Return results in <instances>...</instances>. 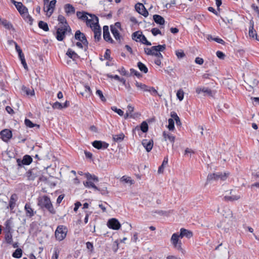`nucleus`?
Listing matches in <instances>:
<instances>
[{"label":"nucleus","mask_w":259,"mask_h":259,"mask_svg":"<svg viewBox=\"0 0 259 259\" xmlns=\"http://www.w3.org/2000/svg\"><path fill=\"white\" fill-rule=\"evenodd\" d=\"M163 136L165 141L168 140L171 143H174L175 137L173 136L171 134L166 132H164L163 133Z\"/></svg>","instance_id":"obj_31"},{"label":"nucleus","mask_w":259,"mask_h":259,"mask_svg":"<svg viewBox=\"0 0 259 259\" xmlns=\"http://www.w3.org/2000/svg\"><path fill=\"white\" fill-rule=\"evenodd\" d=\"M135 85L137 88L142 90L146 92V90H147L148 85H146L145 84H143L142 83L136 81Z\"/></svg>","instance_id":"obj_49"},{"label":"nucleus","mask_w":259,"mask_h":259,"mask_svg":"<svg viewBox=\"0 0 259 259\" xmlns=\"http://www.w3.org/2000/svg\"><path fill=\"white\" fill-rule=\"evenodd\" d=\"M152 50H153V53H152V56H155L159 58H163L162 55L160 53V52L158 51V50L157 49V48L156 46H153Z\"/></svg>","instance_id":"obj_39"},{"label":"nucleus","mask_w":259,"mask_h":259,"mask_svg":"<svg viewBox=\"0 0 259 259\" xmlns=\"http://www.w3.org/2000/svg\"><path fill=\"white\" fill-rule=\"evenodd\" d=\"M40 174V171L37 168H34L28 170L26 173L27 179L30 181H33Z\"/></svg>","instance_id":"obj_8"},{"label":"nucleus","mask_w":259,"mask_h":259,"mask_svg":"<svg viewBox=\"0 0 259 259\" xmlns=\"http://www.w3.org/2000/svg\"><path fill=\"white\" fill-rule=\"evenodd\" d=\"M17 197L16 194H14L11 195L9 201V207L11 209H13L14 208L17 200Z\"/></svg>","instance_id":"obj_29"},{"label":"nucleus","mask_w":259,"mask_h":259,"mask_svg":"<svg viewBox=\"0 0 259 259\" xmlns=\"http://www.w3.org/2000/svg\"><path fill=\"white\" fill-rule=\"evenodd\" d=\"M157 48V49L158 50L159 52H162L164 51L166 48L165 45H158L156 46Z\"/></svg>","instance_id":"obj_64"},{"label":"nucleus","mask_w":259,"mask_h":259,"mask_svg":"<svg viewBox=\"0 0 259 259\" xmlns=\"http://www.w3.org/2000/svg\"><path fill=\"white\" fill-rule=\"evenodd\" d=\"M111 31L112 33L113 34L114 38L116 40L120 42L121 40V36L119 33L118 30L117 29H115L114 27H110Z\"/></svg>","instance_id":"obj_30"},{"label":"nucleus","mask_w":259,"mask_h":259,"mask_svg":"<svg viewBox=\"0 0 259 259\" xmlns=\"http://www.w3.org/2000/svg\"><path fill=\"white\" fill-rule=\"evenodd\" d=\"M212 181H217V180H215V176L214 175V173L209 174L207 176V180H206V182L205 184V186L207 185L209 182H210Z\"/></svg>","instance_id":"obj_47"},{"label":"nucleus","mask_w":259,"mask_h":259,"mask_svg":"<svg viewBox=\"0 0 259 259\" xmlns=\"http://www.w3.org/2000/svg\"><path fill=\"white\" fill-rule=\"evenodd\" d=\"M67 228L63 225L59 226L55 231V237L59 241L63 240L66 236Z\"/></svg>","instance_id":"obj_4"},{"label":"nucleus","mask_w":259,"mask_h":259,"mask_svg":"<svg viewBox=\"0 0 259 259\" xmlns=\"http://www.w3.org/2000/svg\"><path fill=\"white\" fill-rule=\"evenodd\" d=\"M25 125L30 128H32L33 127H36L37 128H39V125L37 124L33 123L29 119H25Z\"/></svg>","instance_id":"obj_38"},{"label":"nucleus","mask_w":259,"mask_h":259,"mask_svg":"<svg viewBox=\"0 0 259 259\" xmlns=\"http://www.w3.org/2000/svg\"><path fill=\"white\" fill-rule=\"evenodd\" d=\"M124 138V135L123 133H121L119 135H115L113 136V139L115 142H120Z\"/></svg>","instance_id":"obj_35"},{"label":"nucleus","mask_w":259,"mask_h":259,"mask_svg":"<svg viewBox=\"0 0 259 259\" xmlns=\"http://www.w3.org/2000/svg\"><path fill=\"white\" fill-rule=\"evenodd\" d=\"M37 204L41 208H45L51 213L55 214L56 211L49 197L44 195L37 199Z\"/></svg>","instance_id":"obj_1"},{"label":"nucleus","mask_w":259,"mask_h":259,"mask_svg":"<svg viewBox=\"0 0 259 259\" xmlns=\"http://www.w3.org/2000/svg\"><path fill=\"white\" fill-rule=\"evenodd\" d=\"M22 250L20 248H18L13 253V256L15 258H20L22 256Z\"/></svg>","instance_id":"obj_43"},{"label":"nucleus","mask_w":259,"mask_h":259,"mask_svg":"<svg viewBox=\"0 0 259 259\" xmlns=\"http://www.w3.org/2000/svg\"><path fill=\"white\" fill-rule=\"evenodd\" d=\"M12 42L14 43L15 46V49L17 51V52L18 53V55H20L21 53H22V50L20 49V47L18 45V44L14 41H12Z\"/></svg>","instance_id":"obj_59"},{"label":"nucleus","mask_w":259,"mask_h":259,"mask_svg":"<svg viewBox=\"0 0 259 259\" xmlns=\"http://www.w3.org/2000/svg\"><path fill=\"white\" fill-rule=\"evenodd\" d=\"M196 92L198 94H199L201 92H202V93H204L206 95H208L210 96H212L211 91L210 89H209L208 88H204V87H203V88H197L196 89Z\"/></svg>","instance_id":"obj_23"},{"label":"nucleus","mask_w":259,"mask_h":259,"mask_svg":"<svg viewBox=\"0 0 259 259\" xmlns=\"http://www.w3.org/2000/svg\"><path fill=\"white\" fill-rule=\"evenodd\" d=\"M12 221L11 219L7 220L5 223V233H11Z\"/></svg>","instance_id":"obj_25"},{"label":"nucleus","mask_w":259,"mask_h":259,"mask_svg":"<svg viewBox=\"0 0 259 259\" xmlns=\"http://www.w3.org/2000/svg\"><path fill=\"white\" fill-rule=\"evenodd\" d=\"M1 135L2 140L5 142H7L12 137V134L10 130L5 129L1 132Z\"/></svg>","instance_id":"obj_14"},{"label":"nucleus","mask_w":259,"mask_h":259,"mask_svg":"<svg viewBox=\"0 0 259 259\" xmlns=\"http://www.w3.org/2000/svg\"><path fill=\"white\" fill-rule=\"evenodd\" d=\"M195 62L196 63L199 64V65H202L203 62V59L201 58L197 57L195 58Z\"/></svg>","instance_id":"obj_62"},{"label":"nucleus","mask_w":259,"mask_h":259,"mask_svg":"<svg viewBox=\"0 0 259 259\" xmlns=\"http://www.w3.org/2000/svg\"><path fill=\"white\" fill-rule=\"evenodd\" d=\"M249 35L250 37H251L252 38H254V36H255L256 38L257 39V38H256L257 34L256 33V31L253 30V25L252 26H251L249 28Z\"/></svg>","instance_id":"obj_50"},{"label":"nucleus","mask_w":259,"mask_h":259,"mask_svg":"<svg viewBox=\"0 0 259 259\" xmlns=\"http://www.w3.org/2000/svg\"><path fill=\"white\" fill-rule=\"evenodd\" d=\"M64 10L65 13L68 16L74 14L75 12V10L74 7L69 4L65 5Z\"/></svg>","instance_id":"obj_19"},{"label":"nucleus","mask_w":259,"mask_h":259,"mask_svg":"<svg viewBox=\"0 0 259 259\" xmlns=\"http://www.w3.org/2000/svg\"><path fill=\"white\" fill-rule=\"evenodd\" d=\"M84 88L85 91V93L79 92V93L82 96H85L86 98H87L91 94V90L90 88L88 85H85Z\"/></svg>","instance_id":"obj_42"},{"label":"nucleus","mask_w":259,"mask_h":259,"mask_svg":"<svg viewBox=\"0 0 259 259\" xmlns=\"http://www.w3.org/2000/svg\"><path fill=\"white\" fill-rule=\"evenodd\" d=\"M32 159L29 155H25L23 157L22 162L24 164L28 165L31 163Z\"/></svg>","instance_id":"obj_37"},{"label":"nucleus","mask_w":259,"mask_h":259,"mask_svg":"<svg viewBox=\"0 0 259 259\" xmlns=\"http://www.w3.org/2000/svg\"><path fill=\"white\" fill-rule=\"evenodd\" d=\"M5 240L7 243L11 244L13 241L12 235L11 233H5Z\"/></svg>","instance_id":"obj_44"},{"label":"nucleus","mask_w":259,"mask_h":259,"mask_svg":"<svg viewBox=\"0 0 259 259\" xmlns=\"http://www.w3.org/2000/svg\"><path fill=\"white\" fill-rule=\"evenodd\" d=\"M180 238H182L184 237H186L188 238H190L193 234L192 232L187 229L182 228L180 230V234H179Z\"/></svg>","instance_id":"obj_21"},{"label":"nucleus","mask_w":259,"mask_h":259,"mask_svg":"<svg viewBox=\"0 0 259 259\" xmlns=\"http://www.w3.org/2000/svg\"><path fill=\"white\" fill-rule=\"evenodd\" d=\"M229 175V172H224V173H222V172H218V173H214V175L215 176V180H217V181L219 180H222V181H224L225 180L227 177H228Z\"/></svg>","instance_id":"obj_26"},{"label":"nucleus","mask_w":259,"mask_h":259,"mask_svg":"<svg viewBox=\"0 0 259 259\" xmlns=\"http://www.w3.org/2000/svg\"><path fill=\"white\" fill-rule=\"evenodd\" d=\"M68 28L70 29L69 25L66 26H60L57 29L56 32V38L59 41H62L63 40L65 34L67 33Z\"/></svg>","instance_id":"obj_5"},{"label":"nucleus","mask_w":259,"mask_h":259,"mask_svg":"<svg viewBox=\"0 0 259 259\" xmlns=\"http://www.w3.org/2000/svg\"><path fill=\"white\" fill-rule=\"evenodd\" d=\"M153 19L155 23L160 25H163L165 23L164 19L159 15H153Z\"/></svg>","instance_id":"obj_27"},{"label":"nucleus","mask_w":259,"mask_h":259,"mask_svg":"<svg viewBox=\"0 0 259 259\" xmlns=\"http://www.w3.org/2000/svg\"><path fill=\"white\" fill-rule=\"evenodd\" d=\"M90 14L85 12L77 11L76 12V16L77 18L83 21H86V20H87V18H88L87 17V15H89Z\"/></svg>","instance_id":"obj_28"},{"label":"nucleus","mask_w":259,"mask_h":259,"mask_svg":"<svg viewBox=\"0 0 259 259\" xmlns=\"http://www.w3.org/2000/svg\"><path fill=\"white\" fill-rule=\"evenodd\" d=\"M111 109L120 116H122L123 115V111L120 109L117 108V107L115 106L112 107Z\"/></svg>","instance_id":"obj_56"},{"label":"nucleus","mask_w":259,"mask_h":259,"mask_svg":"<svg viewBox=\"0 0 259 259\" xmlns=\"http://www.w3.org/2000/svg\"><path fill=\"white\" fill-rule=\"evenodd\" d=\"M107 226L109 228L113 230H118L120 228V224L119 221L114 218L110 219L107 222Z\"/></svg>","instance_id":"obj_9"},{"label":"nucleus","mask_w":259,"mask_h":259,"mask_svg":"<svg viewBox=\"0 0 259 259\" xmlns=\"http://www.w3.org/2000/svg\"><path fill=\"white\" fill-rule=\"evenodd\" d=\"M142 144L145 148L147 152H149L153 146V141L152 139H144L142 142Z\"/></svg>","instance_id":"obj_13"},{"label":"nucleus","mask_w":259,"mask_h":259,"mask_svg":"<svg viewBox=\"0 0 259 259\" xmlns=\"http://www.w3.org/2000/svg\"><path fill=\"white\" fill-rule=\"evenodd\" d=\"M176 55L178 59H182L185 56L184 51L182 50L176 51Z\"/></svg>","instance_id":"obj_52"},{"label":"nucleus","mask_w":259,"mask_h":259,"mask_svg":"<svg viewBox=\"0 0 259 259\" xmlns=\"http://www.w3.org/2000/svg\"><path fill=\"white\" fill-rule=\"evenodd\" d=\"M85 176L88 180H93L94 182H98L99 181L97 177L95 175H92L89 173L86 174Z\"/></svg>","instance_id":"obj_48"},{"label":"nucleus","mask_w":259,"mask_h":259,"mask_svg":"<svg viewBox=\"0 0 259 259\" xmlns=\"http://www.w3.org/2000/svg\"><path fill=\"white\" fill-rule=\"evenodd\" d=\"M86 246H87V248L90 250L91 251H92L93 250V248H94V246H93V244L92 243L90 242H88L86 243Z\"/></svg>","instance_id":"obj_63"},{"label":"nucleus","mask_w":259,"mask_h":259,"mask_svg":"<svg viewBox=\"0 0 259 259\" xmlns=\"http://www.w3.org/2000/svg\"><path fill=\"white\" fill-rule=\"evenodd\" d=\"M91 18H87L86 20V23L88 26H89L91 28H93L95 27H98L99 25V20L98 18L95 15L90 14Z\"/></svg>","instance_id":"obj_6"},{"label":"nucleus","mask_w":259,"mask_h":259,"mask_svg":"<svg viewBox=\"0 0 259 259\" xmlns=\"http://www.w3.org/2000/svg\"><path fill=\"white\" fill-rule=\"evenodd\" d=\"M94 32V38L95 40L99 41L101 39V29L99 25L98 27H95L92 28Z\"/></svg>","instance_id":"obj_24"},{"label":"nucleus","mask_w":259,"mask_h":259,"mask_svg":"<svg viewBox=\"0 0 259 259\" xmlns=\"http://www.w3.org/2000/svg\"><path fill=\"white\" fill-rule=\"evenodd\" d=\"M151 32H152V34L154 36H156V35L159 34H161L160 30L157 28H152L151 30Z\"/></svg>","instance_id":"obj_58"},{"label":"nucleus","mask_w":259,"mask_h":259,"mask_svg":"<svg viewBox=\"0 0 259 259\" xmlns=\"http://www.w3.org/2000/svg\"><path fill=\"white\" fill-rule=\"evenodd\" d=\"M141 130L143 133H146L148 130V125L146 121H143L140 126H137L133 130V133Z\"/></svg>","instance_id":"obj_15"},{"label":"nucleus","mask_w":259,"mask_h":259,"mask_svg":"<svg viewBox=\"0 0 259 259\" xmlns=\"http://www.w3.org/2000/svg\"><path fill=\"white\" fill-rule=\"evenodd\" d=\"M38 26L40 28L42 29L45 31H48L49 30L48 24L42 21H40L39 22Z\"/></svg>","instance_id":"obj_40"},{"label":"nucleus","mask_w":259,"mask_h":259,"mask_svg":"<svg viewBox=\"0 0 259 259\" xmlns=\"http://www.w3.org/2000/svg\"><path fill=\"white\" fill-rule=\"evenodd\" d=\"M177 97L180 100L182 101L184 98V92L182 89H180L177 93Z\"/></svg>","instance_id":"obj_55"},{"label":"nucleus","mask_w":259,"mask_h":259,"mask_svg":"<svg viewBox=\"0 0 259 259\" xmlns=\"http://www.w3.org/2000/svg\"><path fill=\"white\" fill-rule=\"evenodd\" d=\"M75 38L76 39L81 41L83 45L88 46V42L85 35L83 33H81L79 30H77L75 32Z\"/></svg>","instance_id":"obj_10"},{"label":"nucleus","mask_w":259,"mask_h":259,"mask_svg":"<svg viewBox=\"0 0 259 259\" xmlns=\"http://www.w3.org/2000/svg\"><path fill=\"white\" fill-rule=\"evenodd\" d=\"M180 238V236L178 233H174L171 236L170 242L175 248L184 253L185 251L182 247V242L179 240Z\"/></svg>","instance_id":"obj_3"},{"label":"nucleus","mask_w":259,"mask_h":259,"mask_svg":"<svg viewBox=\"0 0 259 259\" xmlns=\"http://www.w3.org/2000/svg\"><path fill=\"white\" fill-rule=\"evenodd\" d=\"M132 39L137 42H140L148 46L151 45V43L147 40L145 35L140 31H136L132 34Z\"/></svg>","instance_id":"obj_2"},{"label":"nucleus","mask_w":259,"mask_h":259,"mask_svg":"<svg viewBox=\"0 0 259 259\" xmlns=\"http://www.w3.org/2000/svg\"><path fill=\"white\" fill-rule=\"evenodd\" d=\"M135 9L139 14L142 15L144 17H147L148 15V12L142 4H137L135 5Z\"/></svg>","instance_id":"obj_12"},{"label":"nucleus","mask_w":259,"mask_h":259,"mask_svg":"<svg viewBox=\"0 0 259 259\" xmlns=\"http://www.w3.org/2000/svg\"><path fill=\"white\" fill-rule=\"evenodd\" d=\"M120 181L122 182H124L125 183H129L130 184H133L134 183V181L131 179L129 177L123 176L120 179Z\"/></svg>","instance_id":"obj_45"},{"label":"nucleus","mask_w":259,"mask_h":259,"mask_svg":"<svg viewBox=\"0 0 259 259\" xmlns=\"http://www.w3.org/2000/svg\"><path fill=\"white\" fill-rule=\"evenodd\" d=\"M56 3V0H52L48 5L44 6V11L47 12L49 16H50L53 13Z\"/></svg>","instance_id":"obj_7"},{"label":"nucleus","mask_w":259,"mask_h":259,"mask_svg":"<svg viewBox=\"0 0 259 259\" xmlns=\"http://www.w3.org/2000/svg\"><path fill=\"white\" fill-rule=\"evenodd\" d=\"M146 92H149V93H151V94L152 95H153V96L158 95L159 97L161 96V95H159L158 93L157 90L154 87H152L148 86L147 90H146Z\"/></svg>","instance_id":"obj_41"},{"label":"nucleus","mask_w":259,"mask_h":259,"mask_svg":"<svg viewBox=\"0 0 259 259\" xmlns=\"http://www.w3.org/2000/svg\"><path fill=\"white\" fill-rule=\"evenodd\" d=\"M58 20L59 21L60 23L62 24V26H66V25H68L65 18L61 15L58 16Z\"/></svg>","instance_id":"obj_46"},{"label":"nucleus","mask_w":259,"mask_h":259,"mask_svg":"<svg viewBox=\"0 0 259 259\" xmlns=\"http://www.w3.org/2000/svg\"><path fill=\"white\" fill-rule=\"evenodd\" d=\"M16 8L21 15H25L27 14V9L25 6H24L21 2L17 4Z\"/></svg>","instance_id":"obj_22"},{"label":"nucleus","mask_w":259,"mask_h":259,"mask_svg":"<svg viewBox=\"0 0 259 259\" xmlns=\"http://www.w3.org/2000/svg\"><path fill=\"white\" fill-rule=\"evenodd\" d=\"M2 23L7 29H10L13 27L12 25L6 20H3Z\"/></svg>","instance_id":"obj_53"},{"label":"nucleus","mask_w":259,"mask_h":259,"mask_svg":"<svg viewBox=\"0 0 259 259\" xmlns=\"http://www.w3.org/2000/svg\"><path fill=\"white\" fill-rule=\"evenodd\" d=\"M168 163V157H164L162 164L159 167L158 169V174H161L163 173L164 171V167Z\"/></svg>","instance_id":"obj_32"},{"label":"nucleus","mask_w":259,"mask_h":259,"mask_svg":"<svg viewBox=\"0 0 259 259\" xmlns=\"http://www.w3.org/2000/svg\"><path fill=\"white\" fill-rule=\"evenodd\" d=\"M23 90L27 95L32 96L34 94V91L33 90L31 91L26 87L23 88Z\"/></svg>","instance_id":"obj_57"},{"label":"nucleus","mask_w":259,"mask_h":259,"mask_svg":"<svg viewBox=\"0 0 259 259\" xmlns=\"http://www.w3.org/2000/svg\"><path fill=\"white\" fill-rule=\"evenodd\" d=\"M83 184L85 187H88V188H93L96 190L98 191H106L107 188H105V190L104 189L101 190L100 189L98 188L97 186L95 185V184L91 181V180H88V181L84 182ZM105 192H102V193H104Z\"/></svg>","instance_id":"obj_20"},{"label":"nucleus","mask_w":259,"mask_h":259,"mask_svg":"<svg viewBox=\"0 0 259 259\" xmlns=\"http://www.w3.org/2000/svg\"><path fill=\"white\" fill-rule=\"evenodd\" d=\"M137 66L141 71L144 72V73H146L148 72V68L146 66L145 64H144L142 62H139L138 63Z\"/></svg>","instance_id":"obj_36"},{"label":"nucleus","mask_w":259,"mask_h":259,"mask_svg":"<svg viewBox=\"0 0 259 259\" xmlns=\"http://www.w3.org/2000/svg\"><path fill=\"white\" fill-rule=\"evenodd\" d=\"M69 106V102L68 101H66L65 103L62 104L59 102H56L54 103L52 107L53 109H62L63 108H66Z\"/></svg>","instance_id":"obj_17"},{"label":"nucleus","mask_w":259,"mask_h":259,"mask_svg":"<svg viewBox=\"0 0 259 259\" xmlns=\"http://www.w3.org/2000/svg\"><path fill=\"white\" fill-rule=\"evenodd\" d=\"M240 195L238 194H234L232 191H231L230 192V196H225L224 198L225 200L226 201H233L238 200L240 198Z\"/></svg>","instance_id":"obj_18"},{"label":"nucleus","mask_w":259,"mask_h":259,"mask_svg":"<svg viewBox=\"0 0 259 259\" xmlns=\"http://www.w3.org/2000/svg\"><path fill=\"white\" fill-rule=\"evenodd\" d=\"M144 51L147 55L152 56L153 53L152 47L151 48H145Z\"/></svg>","instance_id":"obj_61"},{"label":"nucleus","mask_w":259,"mask_h":259,"mask_svg":"<svg viewBox=\"0 0 259 259\" xmlns=\"http://www.w3.org/2000/svg\"><path fill=\"white\" fill-rule=\"evenodd\" d=\"M25 209L26 211V214L29 217H31L34 215L33 210L31 208L30 204L26 203L25 205Z\"/></svg>","instance_id":"obj_33"},{"label":"nucleus","mask_w":259,"mask_h":259,"mask_svg":"<svg viewBox=\"0 0 259 259\" xmlns=\"http://www.w3.org/2000/svg\"><path fill=\"white\" fill-rule=\"evenodd\" d=\"M66 55L68 56L69 57L72 59L73 60H75L76 59L79 57L78 55L76 53H75L74 51H73L72 50L70 49L68 50L66 53Z\"/></svg>","instance_id":"obj_34"},{"label":"nucleus","mask_w":259,"mask_h":259,"mask_svg":"<svg viewBox=\"0 0 259 259\" xmlns=\"http://www.w3.org/2000/svg\"><path fill=\"white\" fill-rule=\"evenodd\" d=\"M216 54L217 57L221 59H224L225 58V55L221 51H217Z\"/></svg>","instance_id":"obj_60"},{"label":"nucleus","mask_w":259,"mask_h":259,"mask_svg":"<svg viewBox=\"0 0 259 259\" xmlns=\"http://www.w3.org/2000/svg\"><path fill=\"white\" fill-rule=\"evenodd\" d=\"M92 145L94 147L98 149H105L109 146L108 143L101 141H95L92 143Z\"/></svg>","instance_id":"obj_11"},{"label":"nucleus","mask_w":259,"mask_h":259,"mask_svg":"<svg viewBox=\"0 0 259 259\" xmlns=\"http://www.w3.org/2000/svg\"><path fill=\"white\" fill-rule=\"evenodd\" d=\"M103 37L105 40L107 41H109L111 43L113 42V39L110 35L109 27L108 26H104L103 27Z\"/></svg>","instance_id":"obj_16"},{"label":"nucleus","mask_w":259,"mask_h":259,"mask_svg":"<svg viewBox=\"0 0 259 259\" xmlns=\"http://www.w3.org/2000/svg\"><path fill=\"white\" fill-rule=\"evenodd\" d=\"M168 125L167 126L168 128L170 131L174 130V129L175 128V125H174L175 123H174V119L172 118H169L168 120Z\"/></svg>","instance_id":"obj_51"},{"label":"nucleus","mask_w":259,"mask_h":259,"mask_svg":"<svg viewBox=\"0 0 259 259\" xmlns=\"http://www.w3.org/2000/svg\"><path fill=\"white\" fill-rule=\"evenodd\" d=\"M96 94L100 97L102 101L105 102L106 101L105 97L104 96L103 93L101 90H98L96 91Z\"/></svg>","instance_id":"obj_54"}]
</instances>
